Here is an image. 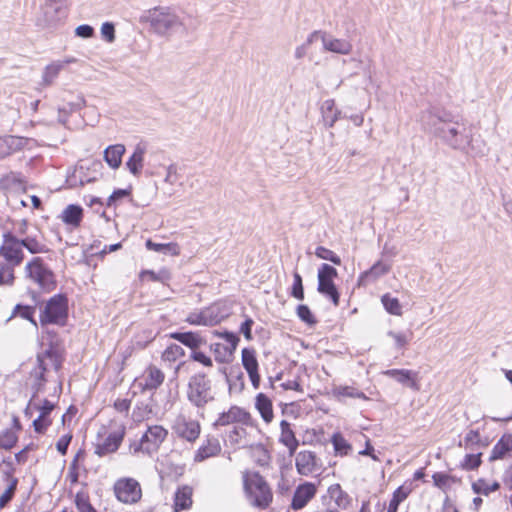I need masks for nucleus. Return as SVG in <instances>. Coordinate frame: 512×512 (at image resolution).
<instances>
[{
    "mask_svg": "<svg viewBox=\"0 0 512 512\" xmlns=\"http://www.w3.org/2000/svg\"><path fill=\"white\" fill-rule=\"evenodd\" d=\"M412 335H413V333L411 331L395 332V331L390 330L387 332V336H389L390 338H392L394 340L395 348L397 350L404 349L408 345L409 341L411 340Z\"/></svg>",
    "mask_w": 512,
    "mask_h": 512,
    "instance_id": "obj_42",
    "label": "nucleus"
},
{
    "mask_svg": "<svg viewBox=\"0 0 512 512\" xmlns=\"http://www.w3.org/2000/svg\"><path fill=\"white\" fill-rule=\"evenodd\" d=\"M500 485L498 482L488 483L484 479H479L472 484V489L476 494L489 495L491 492L497 491Z\"/></svg>",
    "mask_w": 512,
    "mask_h": 512,
    "instance_id": "obj_41",
    "label": "nucleus"
},
{
    "mask_svg": "<svg viewBox=\"0 0 512 512\" xmlns=\"http://www.w3.org/2000/svg\"><path fill=\"white\" fill-rule=\"evenodd\" d=\"M221 452V445L217 438L209 437L198 448L194 454L195 462H203L208 458L215 457Z\"/></svg>",
    "mask_w": 512,
    "mask_h": 512,
    "instance_id": "obj_22",
    "label": "nucleus"
},
{
    "mask_svg": "<svg viewBox=\"0 0 512 512\" xmlns=\"http://www.w3.org/2000/svg\"><path fill=\"white\" fill-rule=\"evenodd\" d=\"M296 469L301 475H309L316 470V456L311 451H300L295 458Z\"/></svg>",
    "mask_w": 512,
    "mask_h": 512,
    "instance_id": "obj_23",
    "label": "nucleus"
},
{
    "mask_svg": "<svg viewBox=\"0 0 512 512\" xmlns=\"http://www.w3.org/2000/svg\"><path fill=\"white\" fill-rule=\"evenodd\" d=\"M125 436V427H120L117 431L111 432L101 443L95 446V454L100 457L114 453L120 447Z\"/></svg>",
    "mask_w": 512,
    "mask_h": 512,
    "instance_id": "obj_15",
    "label": "nucleus"
},
{
    "mask_svg": "<svg viewBox=\"0 0 512 512\" xmlns=\"http://www.w3.org/2000/svg\"><path fill=\"white\" fill-rule=\"evenodd\" d=\"M168 436V430L162 425H151L147 428L146 432L142 435L143 441L146 444V454L152 455L156 453L162 443Z\"/></svg>",
    "mask_w": 512,
    "mask_h": 512,
    "instance_id": "obj_12",
    "label": "nucleus"
},
{
    "mask_svg": "<svg viewBox=\"0 0 512 512\" xmlns=\"http://www.w3.org/2000/svg\"><path fill=\"white\" fill-rule=\"evenodd\" d=\"M28 277L39 285L45 291H51L55 288L56 282L53 272L47 268L41 258L35 257L26 265Z\"/></svg>",
    "mask_w": 512,
    "mask_h": 512,
    "instance_id": "obj_7",
    "label": "nucleus"
},
{
    "mask_svg": "<svg viewBox=\"0 0 512 512\" xmlns=\"http://www.w3.org/2000/svg\"><path fill=\"white\" fill-rule=\"evenodd\" d=\"M381 302H382L385 310L389 314H392L395 316L402 315V306L397 298L391 297L389 294H384L381 297Z\"/></svg>",
    "mask_w": 512,
    "mask_h": 512,
    "instance_id": "obj_39",
    "label": "nucleus"
},
{
    "mask_svg": "<svg viewBox=\"0 0 512 512\" xmlns=\"http://www.w3.org/2000/svg\"><path fill=\"white\" fill-rule=\"evenodd\" d=\"M321 114L324 124L328 127H332L339 119L341 112L336 109L333 99H327L322 103Z\"/></svg>",
    "mask_w": 512,
    "mask_h": 512,
    "instance_id": "obj_31",
    "label": "nucleus"
},
{
    "mask_svg": "<svg viewBox=\"0 0 512 512\" xmlns=\"http://www.w3.org/2000/svg\"><path fill=\"white\" fill-rule=\"evenodd\" d=\"M390 266L381 261L376 262L369 270L363 272L359 277V283L364 284L368 280H376L380 276L387 274Z\"/></svg>",
    "mask_w": 512,
    "mask_h": 512,
    "instance_id": "obj_35",
    "label": "nucleus"
},
{
    "mask_svg": "<svg viewBox=\"0 0 512 512\" xmlns=\"http://www.w3.org/2000/svg\"><path fill=\"white\" fill-rule=\"evenodd\" d=\"M53 354L50 351H45L43 354H39L37 356L38 366L31 372V378L33 382L31 384L32 390L34 391L32 399L30 400L26 412L32 406V401L36 397V395L42 391L44 384L46 382L45 373L48 370V366L46 364L47 360L53 361Z\"/></svg>",
    "mask_w": 512,
    "mask_h": 512,
    "instance_id": "obj_10",
    "label": "nucleus"
},
{
    "mask_svg": "<svg viewBox=\"0 0 512 512\" xmlns=\"http://www.w3.org/2000/svg\"><path fill=\"white\" fill-rule=\"evenodd\" d=\"M321 42L323 49L328 52L349 55L353 50V44L350 40L336 38L327 32L326 34H321Z\"/></svg>",
    "mask_w": 512,
    "mask_h": 512,
    "instance_id": "obj_16",
    "label": "nucleus"
},
{
    "mask_svg": "<svg viewBox=\"0 0 512 512\" xmlns=\"http://www.w3.org/2000/svg\"><path fill=\"white\" fill-rule=\"evenodd\" d=\"M75 503L80 512H96L95 508L89 502L88 497L84 494H77Z\"/></svg>",
    "mask_w": 512,
    "mask_h": 512,
    "instance_id": "obj_59",
    "label": "nucleus"
},
{
    "mask_svg": "<svg viewBox=\"0 0 512 512\" xmlns=\"http://www.w3.org/2000/svg\"><path fill=\"white\" fill-rule=\"evenodd\" d=\"M170 337L193 351H196L201 346L207 343L206 339L198 332H174Z\"/></svg>",
    "mask_w": 512,
    "mask_h": 512,
    "instance_id": "obj_19",
    "label": "nucleus"
},
{
    "mask_svg": "<svg viewBox=\"0 0 512 512\" xmlns=\"http://www.w3.org/2000/svg\"><path fill=\"white\" fill-rule=\"evenodd\" d=\"M318 292L329 297L335 306L339 305V293L333 279L318 278Z\"/></svg>",
    "mask_w": 512,
    "mask_h": 512,
    "instance_id": "obj_36",
    "label": "nucleus"
},
{
    "mask_svg": "<svg viewBox=\"0 0 512 512\" xmlns=\"http://www.w3.org/2000/svg\"><path fill=\"white\" fill-rule=\"evenodd\" d=\"M60 218L65 224L77 228L83 218V209L78 205L70 204L63 210Z\"/></svg>",
    "mask_w": 512,
    "mask_h": 512,
    "instance_id": "obj_27",
    "label": "nucleus"
},
{
    "mask_svg": "<svg viewBox=\"0 0 512 512\" xmlns=\"http://www.w3.org/2000/svg\"><path fill=\"white\" fill-rule=\"evenodd\" d=\"M192 505V489L188 486L179 488L174 497V511L187 510Z\"/></svg>",
    "mask_w": 512,
    "mask_h": 512,
    "instance_id": "obj_29",
    "label": "nucleus"
},
{
    "mask_svg": "<svg viewBox=\"0 0 512 512\" xmlns=\"http://www.w3.org/2000/svg\"><path fill=\"white\" fill-rule=\"evenodd\" d=\"M338 275L337 270L329 265V264H322L318 270V278L321 279H333L336 278Z\"/></svg>",
    "mask_w": 512,
    "mask_h": 512,
    "instance_id": "obj_60",
    "label": "nucleus"
},
{
    "mask_svg": "<svg viewBox=\"0 0 512 512\" xmlns=\"http://www.w3.org/2000/svg\"><path fill=\"white\" fill-rule=\"evenodd\" d=\"M154 414L153 398L138 401L132 412V419L135 422H142Z\"/></svg>",
    "mask_w": 512,
    "mask_h": 512,
    "instance_id": "obj_28",
    "label": "nucleus"
},
{
    "mask_svg": "<svg viewBox=\"0 0 512 512\" xmlns=\"http://www.w3.org/2000/svg\"><path fill=\"white\" fill-rule=\"evenodd\" d=\"M165 380V374L161 369L154 365H149L143 372L142 376L137 379V384L142 391L156 390Z\"/></svg>",
    "mask_w": 512,
    "mask_h": 512,
    "instance_id": "obj_13",
    "label": "nucleus"
},
{
    "mask_svg": "<svg viewBox=\"0 0 512 512\" xmlns=\"http://www.w3.org/2000/svg\"><path fill=\"white\" fill-rule=\"evenodd\" d=\"M148 250L162 253H170L172 255H179V246L176 243H155L151 239H148L145 243Z\"/></svg>",
    "mask_w": 512,
    "mask_h": 512,
    "instance_id": "obj_37",
    "label": "nucleus"
},
{
    "mask_svg": "<svg viewBox=\"0 0 512 512\" xmlns=\"http://www.w3.org/2000/svg\"><path fill=\"white\" fill-rule=\"evenodd\" d=\"M22 249L26 248L32 254L44 253L47 251L44 244L32 237L20 239Z\"/></svg>",
    "mask_w": 512,
    "mask_h": 512,
    "instance_id": "obj_44",
    "label": "nucleus"
},
{
    "mask_svg": "<svg viewBox=\"0 0 512 512\" xmlns=\"http://www.w3.org/2000/svg\"><path fill=\"white\" fill-rule=\"evenodd\" d=\"M173 433L187 442H195L201 433L199 421L184 413L178 414L171 425Z\"/></svg>",
    "mask_w": 512,
    "mask_h": 512,
    "instance_id": "obj_6",
    "label": "nucleus"
},
{
    "mask_svg": "<svg viewBox=\"0 0 512 512\" xmlns=\"http://www.w3.org/2000/svg\"><path fill=\"white\" fill-rule=\"evenodd\" d=\"M241 360L244 369L248 373L252 386L255 389H258L260 385V375L258 373L259 364L256 358L255 350L244 348L241 353Z\"/></svg>",
    "mask_w": 512,
    "mask_h": 512,
    "instance_id": "obj_17",
    "label": "nucleus"
},
{
    "mask_svg": "<svg viewBox=\"0 0 512 512\" xmlns=\"http://www.w3.org/2000/svg\"><path fill=\"white\" fill-rule=\"evenodd\" d=\"M42 10L48 25L55 24L66 17V9L60 0H46Z\"/></svg>",
    "mask_w": 512,
    "mask_h": 512,
    "instance_id": "obj_18",
    "label": "nucleus"
},
{
    "mask_svg": "<svg viewBox=\"0 0 512 512\" xmlns=\"http://www.w3.org/2000/svg\"><path fill=\"white\" fill-rule=\"evenodd\" d=\"M509 452H512V434H504L494 445L489 460L495 461L504 458Z\"/></svg>",
    "mask_w": 512,
    "mask_h": 512,
    "instance_id": "obj_26",
    "label": "nucleus"
},
{
    "mask_svg": "<svg viewBox=\"0 0 512 512\" xmlns=\"http://www.w3.org/2000/svg\"><path fill=\"white\" fill-rule=\"evenodd\" d=\"M63 68L64 63L59 60L48 64L43 70L40 85L43 87L51 86Z\"/></svg>",
    "mask_w": 512,
    "mask_h": 512,
    "instance_id": "obj_33",
    "label": "nucleus"
},
{
    "mask_svg": "<svg viewBox=\"0 0 512 512\" xmlns=\"http://www.w3.org/2000/svg\"><path fill=\"white\" fill-rule=\"evenodd\" d=\"M407 496L408 493L402 487L397 488L389 502L387 512H397L399 504L404 501Z\"/></svg>",
    "mask_w": 512,
    "mask_h": 512,
    "instance_id": "obj_50",
    "label": "nucleus"
},
{
    "mask_svg": "<svg viewBox=\"0 0 512 512\" xmlns=\"http://www.w3.org/2000/svg\"><path fill=\"white\" fill-rule=\"evenodd\" d=\"M317 487L314 483L305 482L296 487L292 501L290 504L291 509L301 510L315 497Z\"/></svg>",
    "mask_w": 512,
    "mask_h": 512,
    "instance_id": "obj_14",
    "label": "nucleus"
},
{
    "mask_svg": "<svg viewBox=\"0 0 512 512\" xmlns=\"http://www.w3.org/2000/svg\"><path fill=\"white\" fill-rule=\"evenodd\" d=\"M255 407L266 423L273 419V408L271 400L263 393H259L255 399Z\"/></svg>",
    "mask_w": 512,
    "mask_h": 512,
    "instance_id": "obj_32",
    "label": "nucleus"
},
{
    "mask_svg": "<svg viewBox=\"0 0 512 512\" xmlns=\"http://www.w3.org/2000/svg\"><path fill=\"white\" fill-rule=\"evenodd\" d=\"M204 313L209 326L218 324L224 318V315L220 312V307L216 304L204 308Z\"/></svg>",
    "mask_w": 512,
    "mask_h": 512,
    "instance_id": "obj_47",
    "label": "nucleus"
},
{
    "mask_svg": "<svg viewBox=\"0 0 512 512\" xmlns=\"http://www.w3.org/2000/svg\"><path fill=\"white\" fill-rule=\"evenodd\" d=\"M293 285L291 287V296L296 298L297 300L304 299V288L302 283V277L298 272H294L293 274Z\"/></svg>",
    "mask_w": 512,
    "mask_h": 512,
    "instance_id": "obj_51",
    "label": "nucleus"
},
{
    "mask_svg": "<svg viewBox=\"0 0 512 512\" xmlns=\"http://www.w3.org/2000/svg\"><path fill=\"white\" fill-rule=\"evenodd\" d=\"M253 422L254 420L248 411L238 406H232L227 412H223L219 415L214 425L227 426L233 423H240L246 426H252Z\"/></svg>",
    "mask_w": 512,
    "mask_h": 512,
    "instance_id": "obj_11",
    "label": "nucleus"
},
{
    "mask_svg": "<svg viewBox=\"0 0 512 512\" xmlns=\"http://www.w3.org/2000/svg\"><path fill=\"white\" fill-rule=\"evenodd\" d=\"M18 485V479H12L7 489L0 495V509L4 508L14 497Z\"/></svg>",
    "mask_w": 512,
    "mask_h": 512,
    "instance_id": "obj_52",
    "label": "nucleus"
},
{
    "mask_svg": "<svg viewBox=\"0 0 512 512\" xmlns=\"http://www.w3.org/2000/svg\"><path fill=\"white\" fill-rule=\"evenodd\" d=\"M214 398L212 382L204 373H196L190 377L187 385V399L193 406L204 408Z\"/></svg>",
    "mask_w": 512,
    "mask_h": 512,
    "instance_id": "obj_4",
    "label": "nucleus"
},
{
    "mask_svg": "<svg viewBox=\"0 0 512 512\" xmlns=\"http://www.w3.org/2000/svg\"><path fill=\"white\" fill-rule=\"evenodd\" d=\"M17 442V436L12 431H5L0 434V448L9 450Z\"/></svg>",
    "mask_w": 512,
    "mask_h": 512,
    "instance_id": "obj_56",
    "label": "nucleus"
},
{
    "mask_svg": "<svg viewBox=\"0 0 512 512\" xmlns=\"http://www.w3.org/2000/svg\"><path fill=\"white\" fill-rule=\"evenodd\" d=\"M68 317V299L63 294L51 297L40 313V323L64 325Z\"/></svg>",
    "mask_w": 512,
    "mask_h": 512,
    "instance_id": "obj_5",
    "label": "nucleus"
},
{
    "mask_svg": "<svg viewBox=\"0 0 512 512\" xmlns=\"http://www.w3.org/2000/svg\"><path fill=\"white\" fill-rule=\"evenodd\" d=\"M420 121L424 129L429 130L450 148L467 151L473 149L472 130L462 120L454 119L451 113L436 108L421 113Z\"/></svg>",
    "mask_w": 512,
    "mask_h": 512,
    "instance_id": "obj_1",
    "label": "nucleus"
},
{
    "mask_svg": "<svg viewBox=\"0 0 512 512\" xmlns=\"http://www.w3.org/2000/svg\"><path fill=\"white\" fill-rule=\"evenodd\" d=\"M54 407V404L47 399L43 401L42 405H34V408L40 412L39 416L33 421V427L37 433L45 432L47 427L51 424L49 415Z\"/></svg>",
    "mask_w": 512,
    "mask_h": 512,
    "instance_id": "obj_21",
    "label": "nucleus"
},
{
    "mask_svg": "<svg viewBox=\"0 0 512 512\" xmlns=\"http://www.w3.org/2000/svg\"><path fill=\"white\" fill-rule=\"evenodd\" d=\"M281 434L279 441L288 448L290 455L294 454L299 442L295 436V433L291 429V425L287 420L280 422Z\"/></svg>",
    "mask_w": 512,
    "mask_h": 512,
    "instance_id": "obj_25",
    "label": "nucleus"
},
{
    "mask_svg": "<svg viewBox=\"0 0 512 512\" xmlns=\"http://www.w3.org/2000/svg\"><path fill=\"white\" fill-rule=\"evenodd\" d=\"M222 337L226 340L229 351L227 354H233L237 348L239 337L232 332H225Z\"/></svg>",
    "mask_w": 512,
    "mask_h": 512,
    "instance_id": "obj_62",
    "label": "nucleus"
},
{
    "mask_svg": "<svg viewBox=\"0 0 512 512\" xmlns=\"http://www.w3.org/2000/svg\"><path fill=\"white\" fill-rule=\"evenodd\" d=\"M71 440H72V435L66 434V435H63L57 441L56 448L60 454L65 455L67 453L68 446H69Z\"/></svg>",
    "mask_w": 512,
    "mask_h": 512,
    "instance_id": "obj_64",
    "label": "nucleus"
},
{
    "mask_svg": "<svg viewBox=\"0 0 512 512\" xmlns=\"http://www.w3.org/2000/svg\"><path fill=\"white\" fill-rule=\"evenodd\" d=\"M315 255L318 258L330 261V262H332L335 265H340L341 264L340 257L337 254H335L332 250H330L328 248H325L323 246H318L316 248Z\"/></svg>",
    "mask_w": 512,
    "mask_h": 512,
    "instance_id": "obj_49",
    "label": "nucleus"
},
{
    "mask_svg": "<svg viewBox=\"0 0 512 512\" xmlns=\"http://www.w3.org/2000/svg\"><path fill=\"white\" fill-rule=\"evenodd\" d=\"M296 314L302 322L309 326H314L317 323L316 318L307 305H298L296 308Z\"/></svg>",
    "mask_w": 512,
    "mask_h": 512,
    "instance_id": "obj_48",
    "label": "nucleus"
},
{
    "mask_svg": "<svg viewBox=\"0 0 512 512\" xmlns=\"http://www.w3.org/2000/svg\"><path fill=\"white\" fill-rule=\"evenodd\" d=\"M146 153V145L139 143L135 146V149L126 162V166L130 173L134 176L140 175L143 168L144 155Z\"/></svg>",
    "mask_w": 512,
    "mask_h": 512,
    "instance_id": "obj_24",
    "label": "nucleus"
},
{
    "mask_svg": "<svg viewBox=\"0 0 512 512\" xmlns=\"http://www.w3.org/2000/svg\"><path fill=\"white\" fill-rule=\"evenodd\" d=\"M151 29L160 36H167L183 27L180 17L167 7H157L146 16Z\"/></svg>",
    "mask_w": 512,
    "mask_h": 512,
    "instance_id": "obj_3",
    "label": "nucleus"
},
{
    "mask_svg": "<svg viewBox=\"0 0 512 512\" xmlns=\"http://www.w3.org/2000/svg\"><path fill=\"white\" fill-rule=\"evenodd\" d=\"M211 349L215 353V359L221 363L227 362L230 360L233 354H226L229 351L228 346L221 343H215L211 345Z\"/></svg>",
    "mask_w": 512,
    "mask_h": 512,
    "instance_id": "obj_54",
    "label": "nucleus"
},
{
    "mask_svg": "<svg viewBox=\"0 0 512 512\" xmlns=\"http://www.w3.org/2000/svg\"><path fill=\"white\" fill-rule=\"evenodd\" d=\"M481 464V453L467 454L462 463V467L466 470H474Z\"/></svg>",
    "mask_w": 512,
    "mask_h": 512,
    "instance_id": "obj_58",
    "label": "nucleus"
},
{
    "mask_svg": "<svg viewBox=\"0 0 512 512\" xmlns=\"http://www.w3.org/2000/svg\"><path fill=\"white\" fill-rule=\"evenodd\" d=\"M35 313V307L32 306H23L16 305L14 309V314L20 316L23 319L29 320L33 325L37 326L36 320L33 315Z\"/></svg>",
    "mask_w": 512,
    "mask_h": 512,
    "instance_id": "obj_53",
    "label": "nucleus"
},
{
    "mask_svg": "<svg viewBox=\"0 0 512 512\" xmlns=\"http://www.w3.org/2000/svg\"><path fill=\"white\" fill-rule=\"evenodd\" d=\"M331 442L337 455H347L349 451L352 449L351 445L340 433L333 434Z\"/></svg>",
    "mask_w": 512,
    "mask_h": 512,
    "instance_id": "obj_40",
    "label": "nucleus"
},
{
    "mask_svg": "<svg viewBox=\"0 0 512 512\" xmlns=\"http://www.w3.org/2000/svg\"><path fill=\"white\" fill-rule=\"evenodd\" d=\"M334 394L338 397L367 399L366 395L363 392L350 386H339L334 389Z\"/></svg>",
    "mask_w": 512,
    "mask_h": 512,
    "instance_id": "obj_46",
    "label": "nucleus"
},
{
    "mask_svg": "<svg viewBox=\"0 0 512 512\" xmlns=\"http://www.w3.org/2000/svg\"><path fill=\"white\" fill-rule=\"evenodd\" d=\"M384 375L393 378L400 384L407 385L413 390H419L417 372L408 369H390L383 372Z\"/></svg>",
    "mask_w": 512,
    "mask_h": 512,
    "instance_id": "obj_20",
    "label": "nucleus"
},
{
    "mask_svg": "<svg viewBox=\"0 0 512 512\" xmlns=\"http://www.w3.org/2000/svg\"><path fill=\"white\" fill-rule=\"evenodd\" d=\"M14 269V266L0 261V286H12L14 284Z\"/></svg>",
    "mask_w": 512,
    "mask_h": 512,
    "instance_id": "obj_38",
    "label": "nucleus"
},
{
    "mask_svg": "<svg viewBox=\"0 0 512 512\" xmlns=\"http://www.w3.org/2000/svg\"><path fill=\"white\" fill-rule=\"evenodd\" d=\"M0 257L4 259V262L14 267L19 266L24 259L20 239L11 233L4 234L0 245Z\"/></svg>",
    "mask_w": 512,
    "mask_h": 512,
    "instance_id": "obj_8",
    "label": "nucleus"
},
{
    "mask_svg": "<svg viewBox=\"0 0 512 512\" xmlns=\"http://www.w3.org/2000/svg\"><path fill=\"white\" fill-rule=\"evenodd\" d=\"M331 499L334 500L336 506L340 509H347L351 503L350 496L341 488L339 484L331 485L328 488Z\"/></svg>",
    "mask_w": 512,
    "mask_h": 512,
    "instance_id": "obj_34",
    "label": "nucleus"
},
{
    "mask_svg": "<svg viewBox=\"0 0 512 512\" xmlns=\"http://www.w3.org/2000/svg\"><path fill=\"white\" fill-rule=\"evenodd\" d=\"M17 139L12 136L0 137V159H3L16 150Z\"/></svg>",
    "mask_w": 512,
    "mask_h": 512,
    "instance_id": "obj_43",
    "label": "nucleus"
},
{
    "mask_svg": "<svg viewBox=\"0 0 512 512\" xmlns=\"http://www.w3.org/2000/svg\"><path fill=\"white\" fill-rule=\"evenodd\" d=\"M0 471L2 472L4 479L9 483H11L12 479H17L16 477L13 476L15 468L13 466L11 458L2 460V462L0 463Z\"/></svg>",
    "mask_w": 512,
    "mask_h": 512,
    "instance_id": "obj_55",
    "label": "nucleus"
},
{
    "mask_svg": "<svg viewBox=\"0 0 512 512\" xmlns=\"http://www.w3.org/2000/svg\"><path fill=\"white\" fill-rule=\"evenodd\" d=\"M186 322H188L191 325L209 326L204 313V309L200 311L191 312L187 316Z\"/></svg>",
    "mask_w": 512,
    "mask_h": 512,
    "instance_id": "obj_57",
    "label": "nucleus"
},
{
    "mask_svg": "<svg viewBox=\"0 0 512 512\" xmlns=\"http://www.w3.org/2000/svg\"><path fill=\"white\" fill-rule=\"evenodd\" d=\"M101 35L107 42H113L115 40V27L113 23H103L101 26Z\"/></svg>",
    "mask_w": 512,
    "mask_h": 512,
    "instance_id": "obj_61",
    "label": "nucleus"
},
{
    "mask_svg": "<svg viewBox=\"0 0 512 512\" xmlns=\"http://www.w3.org/2000/svg\"><path fill=\"white\" fill-rule=\"evenodd\" d=\"M185 355L184 349L177 344L169 345L162 353V359L168 362H174Z\"/></svg>",
    "mask_w": 512,
    "mask_h": 512,
    "instance_id": "obj_45",
    "label": "nucleus"
},
{
    "mask_svg": "<svg viewBox=\"0 0 512 512\" xmlns=\"http://www.w3.org/2000/svg\"><path fill=\"white\" fill-rule=\"evenodd\" d=\"M114 492L117 499L126 504L136 503L142 496L140 484L133 478H123L116 481Z\"/></svg>",
    "mask_w": 512,
    "mask_h": 512,
    "instance_id": "obj_9",
    "label": "nucleus"
},
{
    "mask_svg": "<svg viewBox=\"0 0 512 512\" xmlns=\"http://www.w3.org/2000/svg\"><path fill=\"white\" fill-rule=\"evenodd\" d=\"M190 358L196 362L201 363L202 365H204L206 367L212 366L211 358L208 357L207 355H205L203 352L198 351V349L191 353Z\"/></svg>",
    "mask_w": 512,
    "mask_h": 512,
    "instance_id": "obj_63",
    "label": "nucleus"
},
{
    "mask_svg": "<svg viewBox=\"0 0 512 512\" xmlns=\"http://www.w3.org/2000/svg\"><path fill=\"white\" fill-rule=\"evenodd\" d=\"M125 153V146L122 144L111 145L104 151V159L107 164L116 169L121 165L122 156Z\"/></svg>",
    "mask_w": 512,
    "mask_h": 512,
    "instance_id": "obj_30",
    "label": "nucleus"
},
{
    "mask_svg": "<svg viewBox=\"0 0 512 512\" xmlns=\"http://www.w3.org/2000/svg\"><path fill=\"white\" fill-rule=\"evenodd\" d=\"M243 484L252 506L266 509L272 502L273 494L265 479L258 473H244Z\"/></svg>",
    "mask_w": 512,
    "mask_h": 512,
    "instance_id": "obj_2",
    "label": "nucleus"
}]
</instances>
